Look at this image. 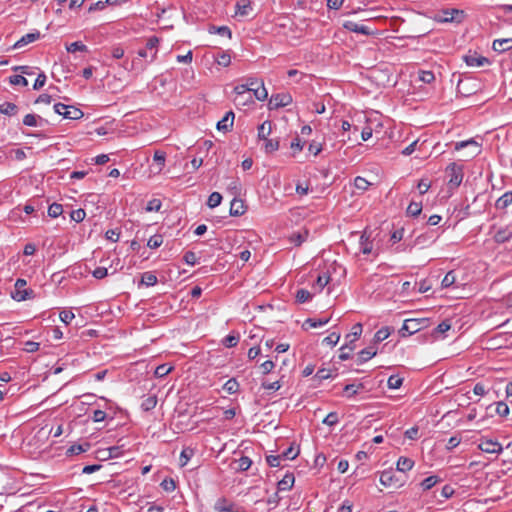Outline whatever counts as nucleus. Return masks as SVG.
I'll use <instances>...</instances> for the list:
<instances>
[{
    "label": "nucleus",
    "instance_id": "obj_21",
    "mask_svg": "<svg viewBox=\"0 0 512 512\" xmlns=\"http://www.w3.org/2000/svg\"><path fill=\"white\" fill-rule=\"evenodd\" d=\"M44 123L47 121L36 114H27L23 118V124L29 127L42 126Z\"/></svg>",
    "mask_w": 512,
    "mask_h": 512
},
{
    "label": "nucleus",
    "instance_id": "obj_33",
    "mask_svg": "<svg viewBox=\"0 0 512 512\" xmlns=\"http://www.w3.org/2000/svg\"><path fill=\"white\" fill-rule=\"evenodd\" d=\"M422 212V202L411 201L407 207L406 213L408 216L416 217Z\"/></svg>",
    "mask_w": 512,
    "mask_h": 512
},
{
    "label": "nucleus",
    "instance_id": "obj_4",
    "mask_svg": "<svg viewBox=\"0 0 512 512\" xmlns=\"http://www.w3.org/2000/svg\"><path fill=\"white\" fill-rule=\"evenodd\" d=\"M26 280L24 279H17L15 282V290L12 292V298L16 301H24L27 299H31L33 297V290L32 289H26Z\"/></svg>",
    "mask_w": 512,
    "mask_h": 512
},
{
    "label": "nucleus",
    "instance_id": "obj_41",
    "mask_svg": "<svg viewBox=\"0 0 512 512\" xmlns=\"http://www.w3.org/2000/svg\"><path fill=\"white\" fill-rule=\"evenodd\" d=\"M18 111L17 105L10 102H5L2 105H0V112L5 115H15Z\"/></svg>",
    "mask_w": 512,
    "mask_h": 512
},
{
    "label": "nucleus",
    "instance_id": "obj_20",
    "mask_svg": "<svg viewBox=\"0 0 512 512\" xmlns=\"http://www.w3.org/2000/svg\"><path fill=\"white\" fill-rule=\"evenodd\" d=\"M246 207L241 199L234 198L230 205L231 216H241L245 213Z\"/></svg>",
    "mask_w": 512,
    "mask_h": 512
},
{
    "label": "nucleus",
    "instance_id": "obj_63",
    "mask_svg": "<svg viewBox=\"0 0 512 512\" xmlns=\"http://www.w3.org/2000/svg\"><path fill=\"white\" fill-rule=\"evenodd\" d=\"M160 486L163 488V490H165L167 492H171V491L175 490L176 483L172 478H165L161 482Z\"/></svg>",
    "mask_w": 512,
    "mask_h": 512
},
{
    "label": "nucleus",
    "instance_id": "obj_62",
    "mask_svg": "<svg viewBox=\"0 0 512 512\" xmlns=\"http://www.w3.org/2000/svg\"><path fill=\"white\" fill-rule=\"evenodd\" d=\"M354 349V346H350L349 344H345L340 348L339 359L344 361L350 358V351Z\"/></svg>",
    "mask_w": 512,
    "mask_h": 512
},
{
    "label": "nucleus",
    "instance_id": "obj_59",
    "mask_svg": "<svg viewBox=\"0 0 512 512\" xmlns=\"http://www.w3.org/2000/svg\"><path fill=\"white\" fill-rule=\"evenodd\" d=\"M252 465V460L247 456H242L238 460V470L240 471H246L248 470Z\"/></svg>",
    "mask_w": 512,
    "mask_h": 512
},
{
    "label": "nucleus",
    "instance_id": "obj_24",
    "mask_svg": "<svg viewBox=\"0 0 512 512\" xmlns=\"http://www.w3.org/2000/svg\"><path fill=\"white\" fill-rule=\"evenodd\" d=\"M294 475L292 473H287L278 483L277 488L278 491H286L290 490L294 485Z\"/></svg>",
    "mask_w": 512,
    "mask_h": 512
},
{
    "label": "nucleus",
    "instance_id": "obj_52",
    "mask_svg": "<svg viewBox=\"0 0 512 512\" xmlns=\"http://www.w3.org/2000/svg\"><path fill=\"white\" fill-rule=\"evenodd\" d=\"M216 62L224 67H227L231 63V56L227 52H220L216 57Z\"/></svg>",
    "mask_w": 512,
    "mask_h": 512
},
{
    "label": "nucleus",
    "instance_id": "obj_35",
    "mask_svg": "<svg viewBox=\"0 0 512 512\" xmlns=\"http://www.w3.org/2000/svg\"><path fill=\"white\" fill-rule=\"evenodd\" d=\"M157 405V397L156 395H150L146 399H144L141 403V408L143 411L148 412L155 408Z\"/></svg>",
    "mask_w": 512,
    "mask_h": 512
},
{
    "label": "nucleus",
    "instance_id": "obj_25",
    "mask_svg": "<svg viewBox=\"0 0 512 512\" xmlns=\"http://www.w3.org/2000/svg\"><path fill=\"white\" fill-rule=\"evenodd\" d=\"M376 354H377V351L374 347H367V348L362 349L358 353L357 364L360 365V364L365 363L366 361H368L372 357H374Z\"/></svg>",
    "mask_w": 512,
    "mask_h": 512
},
{
    "label": "nucleus",
    "instance_id": "obj_6",
    "mask_svg": "<svg viewBox=\"0 0 512 512\" xmlns=\"http://www.w3.org/2000/svg\"><path fill=\"white\" fill-rule=\"evenodd\" d=\"M255 84H258V79L249 78L245 84L235 86L234 92L237 94V96L234 101L237 105H246V101H241V97L246 94H251V89H253Z\"/></svg>",
    "mask_w": 512,
    "mask_h": 512
},
{
    "label": "nucleus",
    "instance_id": "obj_39",
    "mask_svg": "<svg viewBox=\"0 0 512 512\" xmlns=\"http://www.w3.org/2000/svg\"><path fill=\"white\" fill-rule=\"evenodd\" d=\"M390 334H391L390 327H382L375 333L373 340L375 343H380V342L384 341L385 339H387L390 336Z\"/></svg>",
    "mask_w": 512,
    "mask_h": 512
},
{
    "label": "nucleus",
    "instance_id": "obj_26",
    "mask_svg": "<svg viewBox=\"0 0 512 512\" xmlns=\"http://www.w3.org/2000/svg\"><path fill=\"white\" fill-rule=\"evenodd\" d=\"M271 132L272 122L266 120L258 127V138L265 141L268 139V136L271 134Z\"/></svg>",
    "mask_w": 512,
    "mask_h": 512
},
{
    "label": "nucleus",
    "instance_id": "obj_47",
    "mask_svg": "<svg viewBox=\"0 0 512 512\" xmlns=\"http://www.w3.org/2000/svg\"><path fill=\"white\" fill-rule=\"evenodd\" d=\"M66 50L70 53H74V52H87L88 51V48L85 44H83L82 42L80 41H76V42H73L71 43L70 45H68L66 47Z\"/></svg>",
    "mask_w": 512,
    "mask_h": 512
},
{
    "label": "nucleus",
    "instance_id": "obj_45",
    "mask_svg": "<svg viewBox=\"0 0 512 512\" xmlns=\"http://www.w3.org/2000/svg\"><path fill=\"white\" fill-rule=\"evenodd\" d=\"M418 74L419 80L423 83L430 84L435 80V75L432 71L420 70Z\"/></svg>",
    "mask_w": 512,
    "mask_h": 512
},
{
    "label": "nucleus",
    "instance_id": "obj_8",
    "mask_svg": "<svg viewBox=\"0 0 512 512\" xmlns=\"http://www.w3.org/2000/svg\"><path fill=\"white\" fill-rule=\"evenodd\" d=\"M292 103V96L288 93H278L271 96L269 109H279Z\"/></svg>",
    "mask_w": 512,
    "mask_h": 512
},
{
    "label": "nucleus",
    "instance_id": "obj_19",
    "mask_svg": "<svg viewBox=\"0 0 512 512\" xmlns=\"http://www.w3.org/2000/svg\"><path fill=\"white\" fill-rule=\"evenodd\" d=\"M251 92H253V96L259 101H264L268 97V92L262 80H258V84H255V86H253Z\"/></svg>",
    "mask_w": 512,
    "mask_h": 512
},
{
    "label": "nucleus",
    "instance_id": "obj_42",
    "mask_svg": "<svg viewBox=\"0 0 512 512\" xmlns=\"http://www.w3.org/2000/svg\"><path fill=\"white\" fill-rule=\"evenodd\" d=\"M440 481H441V479L438 476H435V475L429 476L421 482V487L425 491L430 490L432 487H434Z\"/></svg>",
    "mask_w": 512,
    "mask_h": 512
},
{
    "label": "nucleus",
    "instance_id": "obj_9",
    "mask_svg": "<svg viewBox=\"0 0 512 512\" xmlns=\"http://www.w3.org/2000/svg\"><path fill=\"white\" fill-rule=\"evenodd\" d=\"M214 509L218 512H245L242 508L231 503L224 497L216 501Z\"/></svg>",
    "mask_w": 512,
    "mask_h": 512
},
{
    "label": "nucleus",
    "instance_id": "obj_34",
    "mask_svg": "<svg viewBox=\"0 0 512 512\" xmlns=\"http://www.w3.org/2000/svg\"><path fill=\"white\" fill-rule=\"evenodd\" d=\"M309 236V232L304 230L302 232L293 233L290 236V241L294 243L296 246H300L303 242L307 240Z\"/></svg>",
    "mask_w": 512,
    "mask_h": 512
},
{
    "label": "nucleus",
    "instance_id": "obj_51",
    "mask_svg": "<svg viewBox=\"0 0 512 512\" xmlns=\"http://www.w3.org/2000/svg\"><path fill=\"white\" fill-rule=\"evenodd\" d=\"M495 405H496V408H495L496 414H498L501 417H506L509 415L510 410H509L508 405L505 402L499 401V402H496Z\"/></svg>",
    "mask_w": 512,
    "mask_h": 512
},
{
    "label": "nucleus",
    "instance_id": "obj_32",
    "mask_svg": "<svg viewBox=\"0 0 512 512\" xmlns=\"http://www.w3.org/2000/svg\"><path fill=\"white\" fill-rule=\"evenodd\" d=\"M239 383L235 378H231L223 385V390L228 394H235L239 391Z\"/></svg>",
    "mask_w": 512,
    "mask_h": 512
},
{
    "label": "nucleus",
    "instance_id": "obj_11",
    "mask_svg": "<svg viewBox=\"0 0 512 512\" xmlns=\"http://www.w3.org/2000/svg\"><path fill=\"white\" fill-rule=\"evenodd\" d=\"M463 60L468 66L471 67H480L489 63V60L486 57L479 56L476 52H469L468 54L464 55Z\"/></svg>",
    "mask_w": 512,
    "mask_h": 512
},
{
    "label": "nucleus",
    "instance_id": "obj_2",
    "mask_svg": "<svg viewBox=\"0 0 512 512\" xmlns=\"http://www.w3.org/2000/svg\"><path fill=\"white\" fill-rule=\"evenodd\" d=\"M427 320L422 319H406L403 323L402 328L399 330V334L401 337L410 336L424 327H426Z\"/></svg>",
    "mask_w": 512,
    "mask_h": 512
},
{
    "label": "nucleus",
    "instance_id": "obj_15",
    "mask_svg": "<svg viewBox=\"0 0 512 512\" xmlns=\"http://www.w3.org/2000/svg\"><path fill=\"white\" fill-rule=\"evenodd\" d=\"M235 14L241 17H248L252 13V5L249 0H240L236 3Z\"/></svg>",
    "mask_w": 512,
    "mask_h": 512
},
{
    "label": "nucleus",
    "instance_id": "obj_10",
    "mask_svg": "<svg viewBox=\"0 0 512 512\" xmlns=\"http://www.w3.org/2000/svg\"><path fill=\"white\" fill-rule=\"evenodd\" d=\"M479 449L485 453L500 454L503 450L502 445L491 439L482 440L479 444Z\"/></svg>",
    "mask_w": 512,
    "mask_h": 512
},
{
    "label": "nucleus",
    "instance_id": "obj_12",
    "mask_svg": "<svg viewBox=\"0 0 512 512\" xmlns=\"http://www.w3.org/2000/svg\"><path fill=\"white\" fill-rule=\"evenodd\" d=\"M165 160H166V153L164 151H161V150L155 151L154 155H153L154 164L151 166V171L154 174H159L165 166Z\"/></svg>",
    "mask_w": 512,
    "mask_h": 512
},
{
    "label": "nucleus",
    "instance_id": "obj_5",
    "mask_svg": "<svg viewBox=\"0 0 512 512\" xmlns=\"http://www.w3.org/2000/svg\"><path fill=\"white\" fill-rule=\"evenodd\" d=\"M446 171L448 173V183L450 187L457 188L458 186H460L464 176L462 167L457 165L456 163H451L448 165Z\"/></svg>",
    "mask_w": 512,
    "mask_h": 512
},
{
    "label": "nucleus",
    "instance_id": "obj_3",
    "mask_svg": "<svg viewBox=\"0 0 512 512\" xmlns=\"http://www.w3.org/2000/svg\"><path fill=\"white\" fill-rule=\"evenodd\" d=\"M380 483L385 487L400 488L404 485V480L397 476L396 471L389 469L381 473Z\"/></svg>",
    "mask_w": 512,
    "mask_h": 512
},
{
    "label": "nucleus",
    "instance_id": "obj_37",
    "mask_svg": "<svg viewBox=\"0 0 512 512\" xmlns=\"http://www.w3.org/2000/svg\"><path fill=\"white\" fill-rule=\"evenodd\" d=\"M194 449L191 447H185L180 454V465L183 467L187 465L188 461L194 456Z\"/></svg>",
    "mask_w": 512,
    "mask_h": 512
},
{
    "label": "nucleus",
    "instance_id": "obj_13",
    "mask_svg": "<svg viewBox=\"0 0 512 512\" xmlns=\"http://www.w3.org/2000/svg\"><path fill=\"white\" fill-rule=\"evenodd\" d=\"M343 27L346 30H348V31L359 33V34H362V35H370L371 34V30H370V28L368 26L362 25V24H358V23L353 22V21H346V22H344Z\"/></svg>",
    "mask_w": 512,
    "mask_h": 512
},
{
    "label": "nucleus",
    "instance_id": "obj_30",
    "mask_svg": "<svg viewBox=\"0 0 512 512\" xmlns=\"http://www.w3.org/2000/svg\"><path fill=\"white\" fill-rule=\"evenodd\" d=\"M414 461L407 457H400L397 461V471L398 472H406L413 468Z\"/></svg>",
    "mask_w": 512,
    "mask_h": 512
},
{
    "label": "nucleus",
    "instance_id": "obj_43",
    "mask_svg": "<svg viewBox=\"0 0 512 512\" xmlns=\"http://www.w3.org/2000/svg\"><path fill=\"white\" fill-rule=\"evenodd\" d=\"M173 367L168 364H161L156 367L154 375L156 378H163L172 371Z\"/></svg>",
    "mask_w": 512,
    "mask_h": 512
},
{
    "label": "nucleus",
    "instance_id": "obj_48",
    "mask_svg": "<svg viewBox=\"0 0 512 512\" xmlns=\"http://www.w3.org/2000/svg\"><path fill=\"white\" fill-rule=\"evenodd\" d=\"M163 243V236L160 234H155L151 236L147 242V246L151 249L159 248Z\"/></svg>",
    "mask_w": 512,
    "mask_h": 512
},
{
    "label": "nucleus",
    "instance_id": "obj_54",
    "mask_svg": "<svg viewBox=\"0 0 512 512\" xmlns=\"http://www.w3.org/2000/svg\"><path fill=\"white\" fill-rule=\"evenodd\" d=\"M467 146H473L475 148V152L473 154H477L478 153V151H479L478 150V144L473 139L457 142L455 144V150H460V149H463L464 147H467Z\"/></svg>",
    "mask_w": 512,
    "mask_h": 512
},
{
    "label": "nucleus",
    "instance_id": "obj_49",
    "mask_svg": "<svg viewBox=\"0 0 512 512\" xmlns=\"http://www.w3.org/2000/svg\"><path fill=\"white\" fill-rule=\"evenodd\" d=\"M403 378L399 375H391L388 378L387 385L390 389H399L402 386Z\"/></svg>",
    "mask_w": 512,
    "mask_h": 512
},
{
    "label": "nucleus",
    "instance_id": "obj_46",
    "mask_svg": "<svg viewBox=\"0 0 512 512\" xmlns=\"http://www.w3.org/2000/svg\"><path fill=\"white\" fill-rule=\"evenodd\" d=\"M295 297L298 303H305L311 300L312 294L306 289H299L297 290Z\"/></svg>",
    "mask_w": 512,
    "mask_h": 512
},
{
    "label": "nucleus",
    "instance_id": "obj_40",
    "mask_svg": "<svg viewBox=\"0 0 512 512\" xmlns=\"http://www.w3.org/2000/svg\"><path fill=\"white\" fill-rule=\"evenodd\" d=\"M299 454V448L294 447V443H292L285 451H283L280 456L282 459L293 460Z\"/></svg>",
    "mask_w": 512,
    "mask_h": 512
},
{
    "label": "nucleus",
    "instance_id": "obj_50",
    "mask_svg": "<svg viewBox=\"0 0 512 512\" xmlns=\"http://www.w3.org/2000/svg\"><path fill=\"white\" fill-rule=\"evenodd\" d=\"M63 213V206L58 203H53L48 208V215L51 218H57Z\"/></svg>",
    "mask_w": 512,
    "mask_h": 512
},
{
    "label": "nucleus",
    "instance_id": "obj_61",
    "mask_svg": "<svg viewBox=\"0 0 512 512\" xmlns=\"http://www.w3.org/2000/svg\"><path fill=\"white\" fill-rule=\"evenodd\" d=\"M331 377H332L331 370L322 368L317 371V373L314 376V379L318 380V381H322V380L329 379Z\"/></svg>",
    "mask_w": 512,
    "mask_h": 512
},
{
    "label": "nucleus",
    "instance_id": "obj_44",
    "mask_svg": "<svg viewBox=\"0 0 512 512\" xmlns=\"http://www.w3.org/2000/svg\"><path fill=\"white\" fill-rule=\"evenodd\" d=\"M222 201V195L219 192H212L207 200V205L210 208H215L220 205Z\"/></svg>",
    "mask_w": 512,
    "mask_h": 512
},
{
    "label": "nucleus",
    "instance_id": "obj_28",
    "mask_svg": "<svg viewBox=\"0 0 512 512\" xmlns=\"http://www.w3.org/2000/svg\"><path fill=\"white\" fill-rule=\"evenodd\" d=\"M363 389H364L363 383L347 384L344 386L343 392L347 398H352L353 396L357 395L360 390H363Z\"/></svg>",
    "mask_w": 512,
    "mask_h": 512
},
{
    "label": "nucleus",
    "instance_id": "obj_17",
    "mask_svg": "<svg viewBox=\"0 0 512 512\" xmlns=\"http://www.w3.org/2000/svg\"><path fill=\"white\" fill-rule=\"evenodd\" d=\"M492 48L498 53H503L512 48V38L496 39L493 41Z\"/></svg>",
    "mask_w": 512,
    "mask_h": 512
},
{
    "label": "nucleus",
    "instance_id": "obj_23",
    "mask_svg": "<svg viewBox=\"0 0 512 512\" xmlns=\"http://www.w3.org/2000/svg\"><path fill=\"white\" fill-rule=\"evenodd\" d=\"M512 238V231L508 227L499 229L493 239L496 243L502 244L508 242Z\"/></svg>",
    "mask_w": 512,
    "mask_h": 512
},
{
    "label": "nucleus",
    "instance_id": "obj_36",
    "mask_svg": "<svg viewBox=\"0 0 512 512\" xmlns=\"http://www.w3.org/2000/svg\"><path fill=\"white\" fill-rule=\"evenodd\" d=\"M157 282H158V279L154 273L145 272L142 274L141 284H143L147 287H150V286H154L155 284H157Z\"/></svg>",
    "mask_w": 512,
    "mask_h": 512
},
{
    "label": "nucleus",
    "instance_id": "obj_18",
    "mask_svg": "<svg viewBox=\"0 0 512 512\" xmlns=\"http://www.w3.org/2000/svg\"><path fill=\"white\" fill-rule=\"evenodd\" d=\"M362 330H363V327H362L361 323L354 324L351 329V332L348 333L345 337L347 340L346 344H349L350 346H354L353 343L359 339V337L362 334Z\"/></svg>",
    "mask_w": 512,
    "mask_h": 512
},
{
    "label": "nucleus",
    "instance_id": "obj_22",
    "mask_svg": "<svg viewBox=\"0 0 512 512\" xmlns=\"http://www.w3.org/2000/svg\"><path fill=\"white\" fill-rule=\"evenodd\" d=\"M370 235L367 234L366 231L363 232V234L360 237L359 245H360V251L363 254H370L373 249V243L370 241Z\"/></svg>",
    "mask_w": 512,
    "mask_h": 512
},
{
    "label": "nucleus",
    "instance_id": "obj_57",
    "mask_svg": "<svg viewBox=\"0 0 512 512\" xmlns=\"http://www.w3.org/2000/svg\"><path fill=\"white\" fill-rule=\"evenodd\" d=\"M85 216H86V212L82 208L73 210L70 214L71 219L77 223L82 222L84 220Z\"/></svg>",
    "mask_w": 512,
    "mask_h": 512
},
{
    "label": "nucleus",
    "instance_id": "obj_1",
    "mask_svg": "<svg viewBox=\"0 0 512 512\" xmlns=\"http://www.w3.org/2000/svg\"><path fill=\"white\" fill-rule=\"evenodd\" d=\"M465 17L464 11L459 9H445L437 13L435 19L441 23H461Z\"/></svg>",
    "mask_w": 512,
    "mask_h": 512
},
{
    "label": "nucleus",
    "instance_id": "obj_53",
    "mask_svg": "<svg viewBox=\"0 0 512 512\" xmlns=\"http://www.w3.org/2000/svg\"><path fill=\"white\" fill-rule=\"evenodd\" d=\"M456 281V276L453 271H449L443 278L441 286L443 288L451 287Z\"/></svg>",
    "mask_w": 512,
    "mask_h": 512
},
{
    "label": "nucleus",
    "instance_id": "obj_64",
    "mask_svg": "<svg viewBox=\"0 0 512 512\" xmlns=\"http://www.w3.org/2000/svg\"><path fill=\"white\" fill-rule=\"evenodd\" d=\"M9 81L13 85H22V86H27L28 85L27 79L24 76H22V75H12L9 78Z\"/></svg>",
    "mask_w": 512,
    "mask_h": 512
},
{
    "label": "nucleus",
    "instance_id": "obj_55",
    "mask_svg": "<svg viewBox=\"0 0 512 512\" xmlns=\"http://www.w3.org/2000/svg\"><path fill=\"white\" fill-rule=\"evenodd\" d=\"M354 186L358 190L365 191L370 186V182H368L365 178H363L361 176H357L354 179Z\"/></svg>",
    "mask_w": 512,
    "mask_h": 512
},
{
    "label": "nucleus",
    "instance_id": "obj_14",
    "mask_svg": "<svg viewBox=\"0 0 512 512\" xmlns=\"http://www.w3.org/2000/svg\"><path fill=\"white\" fill-rule=\"evenodd\" d=\"M234 122V113L233 111H228L225 116L218 121L216 127L219 131L228 132L233 127Z\"/></svg>",
    "mask_w": 512,
    "mask_h": 512
},
{
    "label": "nucleus",
    "instance_id": "obj_56",
    "mask_svg": "<svg viewBox=\"0 0 512 512\" xmlns=\"http://www.w3.org/2000/svg\"><path fill=\"white\" fill-rule=\"evenodd\" d=\"M339 422L337 412H330L323 420V423L327 426H335Z\"/></svg>",
    "mask_w": 512,
    "mask_h": 512
},
{
    "label": "nucleus",
    "instance_id": "obj_31",
    "mask_svg": "<svg viewBox=\"0 0 512 512\" xmlns=\"http://www.w3.org/2000/svg\"><path fill=\"white\" fill-rule=\"evenodd\" d=\"M512 203V191L505 192L501 197H499L496 201L497 209H505Z\"/></svg>",
    "mask_w": 512,
    "mask_h": 512
},
{
    "label": "nucleus",
    "instance_id": "obj_38",
    "mask_svg": "<svg viewBox=\"0 0 512 512\" xmlns=\"http://www.w3.org/2000/svg\"><path fill=\"white\" fill-rule=\"evenodd\" d=\"M208 31L211 34L217 33V34H219L221 36H226L228 38H231V35H232V32H231L230 28L227 27V26H219V27H217V26L212 25V26L209 27Z\"/></svg>",
    "mask_w": 512,
    "mask_h": 512
},
{
    "label": "nucleus",
    "instance_id": "obj_7",
    "mask_svg": "<svg viewBox=\"0 0 512 512\" xmlns=\"http://www.w3.org/2000/svg\"><path fill=\"white\" fill-rule=\"evenodd\" d=\"M159 44V38L156 36L150 37L147 42L144 49H140L138 51V56L142 58H147L149 56L148 51H151L150 53V59L149 62H153L156 59L157 56V47Z\"/></svg>",
    "mask_w": 512,
    "mask_h": 512
},
{
    "label": "nucleus",
    "instance_id": "obj_16",
    "mask_svg": "<svg viewBox=\"0 0 512 512\" xmlns=\"http://www.w3.org/2000/svg\"><path fill=\"white\" fill-rule=\"evenodd\" d=\"M41 37V34L39 31H35V32H31V33H27L25 34L24 36H22L14 45H13V48H21L25 45H28L32 42H35L37 41L38 39H40Z\"/></svg>",
    "mask_w": 512,
    "mask_h": 512
},
{
    "label": "nucleus",
    "instance_id": "obj_60",
    "mask_svg": "<svg viewBox=\"0 0 512 512\" xmlns=\"http://www.w3.org/2000/svg\"><path fill=\"white\" fill-rule=\"evenodd\" d=\"M340 339V334L336 332L330 333L327 337L323 339V343H326L327 345L333 347L335 346Z\"/></svg>",
    "mask_w": 512,
    "mask_h": 512
},
{
    "label": "nucleus",
    "instance_id": "obj_27",
    "mask_svg": "<svg viewBox=\"0 0 512 512\" xmlns=\"http://www.w3.org/2000/svg\"><path fill=\"white\" fill-rule=\"evenodd\" d=\"M83 116H84V113L82 110H80L77 107L69 106V105H68L67 110L64 111V113H63L64 118L71 119V120H78V119H81Z\"/></svg>",
    "mask_w": 512,
    "mask_h": 512
},
{
    "label": "nucleus",
    "instance_id": "obj_29",
    "mask_svg": "<svg viewBox=\"0 0 512 512\" xmlns=\"http://www.w3.org/2000/svg\"><path fill=\"white\" fill-rule=\"evenodd\" d=\"M329 322V318H323V319H314V318H308L304 321L302 327L305 330H308L309 328H317L321 327Z\"/></svg>",
    "mask_w": 512,
    "mask_h": 512
},
{
    "label": "nucleus",
    "instance_id": "obj_58",
    "mask_svg": "<svg viewBox=\"0 0 512 512\" xmlns=\"http://www.w3.org/2000/svg\"><path fill=\"white\" fill-rule=\"evenodd\" d=\"M279 149V141L276 139L265 140V151L271 153Z\"/></svg>",
    "mask_w": 512,
    "mask_h": 512
}]
</instances>
